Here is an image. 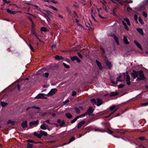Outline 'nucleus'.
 I'll return each mask as SVG.
<instances>
[{
	"instance_id": "a18cd8bd",
	"label": "nucleus",
	"mask_w": 148,
	"mask_h": 148,
	"mask_svg": "<svg viewBox=\"0 0 148 148\" xmlns=\"http://www.w3.org/2000/svg\"><path fill=\"white\" fill-rule=\"evenodd\" d=\"M143 15L145 18H146L147 17V14L145 12H143Z\"/></svg>"
},
{
	"instance_id": "a19ab883",
	"label": "nucleus",
	"mask_w": 148,
	"mask_h": 148,
	"mask_svg": "<svg viewBox=\"0 0 148 148\" xmlns=\"http://www.w3.org/2000/svg\"><path fill=\"white\" fill-rule=\"evenodd\" d=\"M75 110L77 114H79L80 113V110L78 108H75Z\"/></svg>"
},
{
	"instance_id": "9d476101",
	"label": "nucleus",
	"mask_w": 148,
	"mask_h": 148,
	"mask_svg": "<svg viewBox=\"0 0 148 148\" xmlns=\"http://www.w3.org/2000/svg\"><path fill=\"white\" fill-rule=\"evenodd\" d=\"M71 59L72 61H74V60H76L77 62H80V60L76 56L71 57Z\"/></svg>"
},
{
	"instance_id": "ddd939ff",
	"label": "nucleus",
	"mask_w": 148,
	"mask_h": 148,
	"mask_svg": "<svg viewBox=\"0 0 148 148\" xmlns=\"http://www.w3.org/2000/svg\"><path fill=\"white\" fill-rule=\"evenodd\" d=\"M85 123V121H80L78 124L77 125V127L78 129H79Z\"/></svg>"
},
{
	"instance_id": "bf43d9fd",
	"label": "nucleus",
	"mask_w": 148,
	"mask_h": 148,
	"mask_svg": "<svg viewBox=\"0 0 148 148\" xmlns=\"http://www.w3.org/2000/svg\"><path fill=\"white\" fill-rule=\"evenodd\" d=\"M138 138L141 140H143L145 139V137L143 136H140Z\"/></svg>"
},
{
	"instance_id": "4468645a",
	"label": "nucleus",
	"mask_w": 148,
	"mask_h": 148,
	"mask_svg": "<svg viewBox=\"0 0 148 148\" xmlns=\"http://www.w3.org/2000/svg\"><path fill=\"white\" fill-rule=\"evenodd\" d=\"M130 76L128 75H127L126 76V81L128 85H130Z\"/></svg>"
},
{
	"instance_id": "2f4dec72",
	"label": "nucleus",
	"mask_w": 148,
	"mask_h": 148,
	"mask_svg": "<svg viewBox=\"0 0 148 148\" xmlns=\"http://www.w3.org/2000/svg\"><path fill=\"white\" fill-rule=\"evenodd\" d=\"M116 107L115 105L113 106L110 108V110L111 111L114 110L115 109H116Z\"/></svg>"
},
{
	"instance_id": "f257e3e1",
	"label": "nucleus",
	"mask_w": 148,
	"mask_h": 148,
	"mask_svg": "<svg viewBox=\"0 0 148 148\" xmlns=\"http://www.w3.org/2000/svg\"><path fill=\"white\" fill-rule=\"evenodd\" d=\"M102 125L105 126V129H103L100 128L96 127L94 130L95 132H106V130L107 129L108 124L106 123H102Z\"/></svg>"
},
{
	"instance_id": "37998d69",
	"label": "nucleus",
	"mask_w": 148,
	"mask_h": 148,
	"mask_svg": "<svg viewBox=\"0 0 148 148\" xmlns=\"http://www.w3.org/2000/svg\"><path fill=\"white\" fill-rule=\"evenodd\" d=\"M63 64L65 66V67L66 68L68 69V68H70V66L69 65L66 64L65 63H64V62L63 63Z\"/></svg>"
},
{
	"instance_id": "f8f14e48",
	"label": "nucleus",
	"mask_w": 148,
	"mask_h": 148,
	"mask_svg": "<svg viewBox=\"0 0 148 148\" xmlns=\"http://www.w3.org/2000/svg\"><path fill=\"white\" fill-rule=\"evenodd\" d=\"M97 106H99L103 103V101L101 99L97 98Z\"/></svg>"
},
{
	"instance_id": "8fccbe9b",
	"label": "nucleus",
	"mask_w": 148,
	"mask_h": 148,
	"mask_svg": "<svg viewBox=\"0 0 148 148\" xmlns=\"http://www.w3.org/2000/svg\"><path fill=\"white\" fill-rule=\"evenodd\" d=\"M41 15L42 16H44V17H45V18L48 16V15H47V14H45L42 12V13L41 14Z\"/></svg>"
},
{
	"instance_id": "6e6d98bb",
	"label": "nucleus",
	"mask_w": 148,
	"mask_h": 148,
	"mask_svg": "<svg viewBox=\"0 0 148 148\" xmlns=\"http://www.w3.org/2000/svg\"><path fill=\"white\" fill-rule=\"evenodd\" d=\"M124 85L122 84H120L118 86V88H121L123 87Z\"/></svg>"
},
{
	"instance_id": "de8ad7c7",
	"label": "nucleus",
	"mask_w": 148,
	"mask_h": 148,
	"mask_svg": "<svg viewBox=\"0 0 148 148\" xmlns=\"http://www.w3.org/2000/svg\"><path fill=\"white\" fill-rule=\"evenodd\" d=\"M125 0H123L122 1H120L119 2V3L122 5H124V3H126L125 2Z\"/></svg>"
},
{
	"instance_id": "5fc2aeb1",
	"label": "nucleus",
	"mask_w": 148,
	"mask_h": 148,
	"mask_svg": "<svg viewBox=\"0 0 148 148\" xmlns=\"http://www.w3.org/2000/svg\"><path fill=\"white\" fill-rule=\"evenodd\" d=\"M32 108H34L36 109L39 110L40 109V108L38 107H36L35 106H32Z\"/></svg>"
},
{
	"instance_id": "4c0bfd02",
	"label": "nucleus",
	"mask_w": 148,
	"mask_h": 148,
	"mask_svg": "<svg viewBox=\"0 0 148 148\" xmlns=\"http://www.w3.org/2000/svg\"><path fill=\"white\" fill-rule=\"evenodd\" d=\"M108 125L107 126V129H107L108 131H106V132H107L108 133H109L110 134H112L113 132L112 131H111V130H110V129H109L108 128Z\"/></svg>"
},
{
	"instance_id": "dca6fc26",
	"label": "nucleus",
	"mask_w": 148,
	"mask_h": 148,
	"mask_svg": "<svg viewBox=\"0 0 148 148\" xmlns=\"http://www.w3.org/2000/svg\"><path fill=\"white\" fill-rule=\"evenodd\" d=\"M119 93L116 91L111 92L110 94V97H111L113 96H116L118 95Z\"/></svg>"
},
{
	"instance_id": "cd10ccee",
	"label": "nucleus",
	"mask_w": 148,
	"mask_h": 148,
	"mask_svg": "<svg viewBox=\"0 0 148 148\" xmlns=\"http://www.w3.org/2000/svg\"><path fill=\"white\" fill-rule=\"evenodd\" d=\"M75 139V137L74 136H72L71 138L69 140V142L68 143V144H69L70 143H71L72 141H74Z\"/></svg>"
},
{
	"instance_id": "b1692460",
	"label": "nucleus",
	"mask_w": 148,
	"mask_h": 148,
	"mask_svg": "<svg viewBox=\"0 0 148 148\" xmlns=\"http://www.w3.org/2000/svg\"><path fill=\"white\" fill-rule=\"evenodd\" d=\"M123 40L125 44L127 45L129 44V42H128L127 38L126 36H124Z\"/></svg>"
},
{
	"instance_id": "603ef678",
	"label": "nucleus",
	"mask_w": 148,
	"mask_h": 148,
	"mask_svg": "<svg viewBox=\"0 0 148 148\" xmlns=\"http://www.w3.org/2000/svg\"><path fill=\"white\" fill-rule=\"evenodd\" d=\"M29 47L31 50L33 52H34V49L33 48V47H32V45H29Z\"/></svg>"
},
{
	"instance_id": "c756f323",
	"label": "nucleus",
	"mask_w": 148,
	"mask_h": 148,
	"mask_svg": "<svg viewBox=\"0 0 148 148\" xmlns=\"http://www.w3.org/2000/svg\"><path fill=\"white\" fill-rule=\"evenodd\" d=\"M34 135L35 136H36L38 137L39 138H41V135L40 134H38L36 132H35L34 133Z\"/></svg>"
},
{
	"instance_id": "f704fd0d",
	"label": "nucleus",
	"mask_w": 148,
	"mask_h": 148,
	"mask_svg": "<svg viewBox=\"0 0 148 148\" xmlns=\"http://www.w3.org/2000/svg\"><path fill=\"white\" fill-rule=\"evenodd\" d=\"M40 30L43 32H46L47 31V29L45 27H42L40 28Z\"/></svg>"
},
{
	"instance_id": "4d7b16f0",
	"label": "nucleus",
	"mask_w": 148,
	"mask_h": 148,
	"mask_svg": "<svg viewBox=\"0 0 148 148\" xmlns=\"http://www.w3.org/2000/svg\"><path fill=\"white\" fill-rule=\"evenodd\" d=\"M138 21L141 23L143 24V20L140 17H139L138 18Z\"/></svg>"
},
{
	"instance_id": "6ab92c4d",
	"label": "nucleus",
	"mask_w": 148,
	"mask_h": 148,
	"mask_svg": "<svg viewBox=\"0 0 148 148\" xmlns=\"http://www.w3.org/2000/svg\"><path fill=\"white\" fill-rule=\"evenodd\" d=\"M27 121H23L21 123V126L23 128H25L27 127Z\"/></svg>"
},
{
	"instance_id": "a211bd4d",
	"label": "nucleus",
	"mask_w": 148,
	"mask_h": 148,
	"mask_svg": "<svg viewBox=\"0 0 148 148\" xmlns=\"http://www.w3.org/2000/svg\"><path fill=\"white\" fill-rule=\"evenodd\" d=\"M6 10L7 12L10 14L14 15L16 13V12L15 11H12L8 9H6Z\"/></svg>"
},
{
	"instance_id": "bb28decb",
	"label": "nucleus",
	"mask_w": 148,
	"mask_h": 148,
	"mask_svg": "<svg viewBox=\"0 0 148 148\" xmlns=\"http://www.w3.org/2000/svg\"><path fill=\"white\" fill-rule=\"evenodd\" d=\"M66 117L68 119H71L72 118V116L71 114L69 112H68L65 114Z\"/></svg>"
},
{
	"instance_id": "c9c22d12",
	"label": "nucleus",
	"mask_w": 148,
	"mask_h": 148,
	"mask_svg": "<svg viewBox=\"0 0 148 148\" xmlns=\"http://www.w3.org/2000/svg\"><path fill=\"white\" fill-rule=\"evenodd\" d=\"M8 104L7 103H5L4 102L1 101V106L3 107H4L7 105Z\"/></svg>"
},
{
	"instance_id": "5701e85b",
	"label": "nucleus",
	"mask_w": 148,
	"mask_h": 148,
	"mask_svg": "<svg viewBox=\"0 0 148 148\" xmlns=\"http://www.w3.org/2000/svg\"><path fill=\"white\" fill-rule=\"evenodd\" d=\"M134 43L137 46V47L140 48L141 50L142 49V48L141 47V46L140 44L138 43L135 40L134 41Z\"/></svg>"
},
{
	"instance_id": "c03bdc74",
	"label": "nucleus",
	"mask_w": 148,
	"mask_h": 148,
	"mask_svg": "<svg viewBox=\"0 0 148 148\" xmlns=\"http://www.w3.org/2000/svg\"><path fill=\"white\" fill-rule=\"evenodd\" d=\"M49 75V74L47 73H45L43 74V76L46 78H47L48 77Z\"/></svg>"
},
{
	"instance_id": "6e6552de",
	"label": "nucleus",
	"mask_w": 148,
	"mask_h": 148,
	"mask_svg": "<svg viewBox=\"0 0 148 148\" xmlns=\"http://www.w3.org/2000/svg\"><path fill=\"white\" fill-rule=\"evenodd\" d=\"M57 122L58 123H60L59 126L60 127H62L65 124V121L64 120L61 121L60 119H58L57 121Z\"/></svg>"
},
{
	"instance_id": "13d9d810",
	"label": "nucleus",
	"mask_w": 148,
	"mask_h": 148,
	"mask_svg": "<svg viewBox=\"0 0 148 148\" xmlns=\"http://www.w3.org/2000/svg\"><path fill=\"white\" fill-rule=\"evenodd\" d=\"M50 17L48 16L46 18L47 19V21L48 22H49L51 20L50 19Z\"/></svg>"
},
{
	"instance_id": "c85d7f7f",
	"label": "nucleus",
	"mask_w": 148,
	"mask_h": 148,
	"mask_svg": "<svg viewBox=\"0 0 148 148\" xmlns=\"http://www.w3.org/2000/svg\"><path fill=\"white\" fill-rule=\"evenodd\" d=\"M124 21L127 23V24L129 25H130V23L128 19L127 18H125L124 19Z\"/></svg>"
},
{
	"instance_id": "e2e57ef3",
	"label": "nucleus",
	"mask_w": 148,
	"mask_h": 148,
	"mask_svg": "<svg viewBox=\"0 0 148 148\" xmlns=\"http://www.w3.org/2000/svg\"><path fill=\"white\" fill-rule=\"evenodd\" d=\"M27 142L28 143H34V141H33L32 140H27Z\"/></svg>"
},
{
	"instance_id": "69168bd1",
	"label": "nucleus",
	"mask_w": 148,
	"mask_h": 148,
	"mask_svg": "<svg viewBox=\"0 0 148 148\" xmlns=\"http://www.w3.org/2000/svg\"><path fill=\"white\" fill-rule=\"evenodd\" d=\"M118 108H117L116 109H115L114 111L113 110V112H112L111 113H110V115H112L118 109Z\"/></svg>"
},
{
	"instance_id": "412c9836",
	"label": "nucleus",
	"mask_w": 148,
	"mask_h": 148,
	"mask_svg": "<svg viewBox=\"0 0 148 148\" xmlns=\"http://www.w3.org/2000/svg\"><path fill=\"white\" fill-rule=\"evenodd\" d=\"M40 134L41 135V136H46L47 135V132L42 130H40Z\"/></svg>"
},
{
	"instance_id": "423d86ee",
	"label": "nucleus",
	"mask_w": 148,
	"mask_h": 148,
	"mask_svg": "<svg viewBox=\"0 0 148 148\" xmlns=\"http://www.w3.org/2000/svg\"><path fill=\"white\" fill-rule=\"evenodd\" d=\"M94 110V109H93L92 107H90L86 112L87 115H90L93 112Z\"/></svg>"
},
{
	"instance_id": "9b49d317",
	"label": "nucleus",
	"mask_w": 148,
	"mask_h": 148,
	"mask_svg": "<svg viewBox=\"0 0 148 148\" xmlns=\"http://www.w3.org/2000/svg\"><path fill=\"white\" fill-rule=\"evenodd\" d=\"M38 122L39 121L38 120H36V121H32L29 123V125L31 126L33 125H37L38 123Z\"/></svg>"
},
{
	"instance_id": "39448f33",
	"label": "nucleus",
	"mask_w": 148,
	"mask_h": 148,
	"mask_svg": "<svg viewBox=\"0 0 148 148\" xmlns=\"http://www.w3.org/2000/svg\"><path fill=\"white\" fill-rule=\"evenodd\" d=\"M57 91V90L56 88L51 89L48 94L46 95V96H52L54 95Z\"/></svg>"
},
{
	"instance_id": "f03ea898",
	"label": "nucleus",
	"mask_w": 148,
	"mask_h": 148,
	"mask_svg": "<svg viewBox=\"0 0 148 148\" xmlns=\"http://www.w3.org/2000/svg\"><path fill=\"white\" fill-rule=\"evenodd\" d=\"M138 76L139 77L136 79V80H144L145 79L144 75L143 74V72L142 71H138Z\"/></svg>"
},
{
	"instance_id": "393cba45",
	"label": "nucleus",
	"mask_w": 148,
	"mask_h": 148,
	"mask_svg": "<svg viewBox=\"0 0 148 148\" xmlns=\"http://www.w3.org/2000/svg\"><path fill=\"white\" fill-rule=\"evenodd\" d=\"M47 126H48L47 125H46L44 123L40 126V127L41 129L42 130H45L47 129L46 127Z\"/></svg>"
},
{
	"instance_id": "0e129e2a",
	"label": "nucleus",
	"mask_w": 148,
	"mask_h": 148,
	"mask_svg": "<svg viewBox=\"0 0 148 148\" xmlns=\"http://www.w3.org/2000/svg\"><path fill=\"white\" fill-rule=\"evenodd\" d=\"M78 56L81 58H82V55L79 53H77Z\"/></svg>"
},
{
	"instance_id": "f3484780",
	"label": "nucleus",
	"mask_w": 148,
	"mask_h": 148,
	"mask_svg": "<svg viewBox=\"0 0 148 148\" xmlns=\"http://www.w3.org/2000/svg\"><path fill=\"white\" fill-rule=\"evenodd\" d=\"M112 36L114 38L116 42L118 45H119V42L118 38L114 34H113L112 35Z\"/></svg>"
},
{
	"instance_id": "680f3d73",
	"label": "nucleus",
	"mask_w": 148,
	"mask_h": 148,
	"mask_svg": "<svg viewBox=\"0 0 148 148\" xmlns=\"http://www.w3.org/2000/svg\"><path fill=\"white\" fill-rule=\"evenodd\" d=\"M69 101V99H67V100H66L65 101H64L63 102V103L64 104H66V103H67Z\"/></svg>"
},
{
	"instance_id": "49530a36",
	"label": "nucleus",
	"mask_w": 148,
	"mask_h": 148,
	"mask_svg": "<svg viewBox=\"0 0 148 148\" xmlns=\"http://www.w3.org/2000/svg\"><path fill=\"white\" fill-rule=\"evenodd\" d=\"M32 145L30 143H28L27 144V148H32Z\"/></svg>"
},
{
	"instance_id": "72a5a7b5",
	"label": "nucleus",
	"mask_w": 148,
	"mask_h": 148,
	"mask_svg": "<svg viewBox=\"0 0 148 148\" xmlns=\"http://www.w3.org/2000/svg\"><path fill=\"white\" fill-rule=\"evenodd\" d=\"M91 102V103L93 105L96 104V101L95 99L93 98L92 99H91L90 100Z\"/></svg>"
},
{
	"instance_id": "7ed1b4c3",
	"label": "nucleus",
	"mask_w": 148,
	"mask_h": 148,
	"mask_svg": "<svg viewBox=\"0 0 148 148\" xmlns=\"http://www.w3.org/2000/svg\"><path fill=\"white\" fill-rule=\"evenodd\" d=\"M123 75H120L117 77L116 79V84H117V82L120 81H123L125 78V73H123Z\"/></svg>"
},
{
	"instance_id": "79ce46f5",
	"label": "nucleus",
	"mask_w": 148,
	"mask_h": 148,
	"mask_svg": "<svg viewBox=\"0 0 148 148\" xmlns=\"http://www.w3.org/2000/svg\"><path fill=\"white\" fill-rule=\"evenodd\" d=\"M124 2L127 3H133V1L131 0H130L129 1H128V0H125Z\"/></svg>"
},
{
	"instance_id": "a878e982",
	"label": "nucleus",
	"mask_w": 148,
	"mask_h": 148,
	"mask_svg": "<svg viewBox=\"0 0 148 148\" xmlns=\"http://www.w3.org/2000/svg\"><path fill=\"white\" fill-rule=\"evenodd\" d=\"M137 31L141 35H143L144 34L143 30L142 29L137 28L136 29Z\"/></svg>"
},
{
	"instance_id": "e433bc0d",
	"label": "nucleus",
	"mask_w": 148,
	"mask_h": 148,
	"mask_svg": "<svg viewBox=\"0 0 148 148\" xmlns=\"http://www.w3.org/2000/svg\"><path fill=\"white\" fill-rule=\"evenodd\" d=\"M49 8H51L53 10H55V11H58V9L56 8H55L53 6H51V5H50L49 6Z\"/></svg>"
},
{
	"instance_id": "338daca9",
	"label": "nucleus",
	"mask_w": 148,
	"mask_h": 148,
	"mask_svg": "<svg viewBox=\"0 0 148 148\" xmlns=\"http://www.w3.org/2000/svg\"><path fill=\"white\" fill-rule=\"evenodd\" d=\"M110 80H111V83H112L113 84H115V82L114 81L113 79H111Z\"/></svg>"
},
{
	"instance_id": "774afa93",
	"label": "nucleus",
	"mask_w": 148,
	"mask_h": 148,
	"mask_svg": "<svg viewBox=\"0 0 148 148\" xmlns=\"http://www.w3.org/2000/svg\"><path fill=\"white\" fill-rule=\"evenodd\" d=\"M28 18L31 21V22L33 23V22L32 20V18L31 17H28Z\"/></svg>"
},
{
	"instance_id": "2eb2a0df",
	"label": "nucleus",
	"mask_w": 148,
	"mask_h": 148,
	"mask_svg": "<svg viewBox=\"0 0 148 148\" xmlns=\"http://www.w3.org/2000/svg\"><path fill=\"white\" fill-rule=\"evenodd\" d=\"M96 62L97 66L100 69L102 70V69L103 67L101 65V63L97 60H96Z\"/></svg>"
},
{
	"instance_id": "20e7f679",
	"label": "nucleus",
	"mask_w": 148,
	"mask_h": 148,
	"mask_svg": "<svg viewBox=\"0 0 148 148\" xmlns=\"http://www.w3.org/2000/svg\"><path fill=\"white\" fill-rule=\"evenodd\" d=\"M46 94H44V93H40L38 95L34 97V98L36 99H46L47 98V97H45V96H46Z\"/></svg>"
},
{
	"instance_id": "4be33fe9",
	"label": "nucleus",
	"mask_w": 148,
	"mask_h": 148,
	"mask_svg": "<svg viewBox=\"0 0 148 148\" xmlns=\"http://www.w3.org/2000/svg\"><path fill=\"white\" fill-rule=\"evenodd\" d=\"M106 65L108 66L109 69H110L112 66V64L111 62H109L108 61H107L106 62Z\"/></svg>"
},
{
	"instance_id": "aec40b11",
	"label": "nucleus",
	"mask_w": 148,
	"mask_h": 148,
	"mask_svg": "<svg viewBox=\"0 0 148 148\" xmlns=\"http://www.w3.org/2000/svg\"><path fill=\"white\" fill-rule=\"evenodd\" d=\"M55 59L58 60H63L64 59V58H63L62 56H59L58 55H57L55 56Z\"/></svg>"
},
{
	"instance_id": "864d4df0",
	"label": "nucleus",
	"mask_w": 148,
	"mask_h": 148,
	"mask_svg": "<svg viewBox=\"0 0 148 148\" xmlns=\"http://www.w3.org/2000/svg\"><path fill=\"white\" fill-rule=\"evenodd\" d=\"M45 122H46L48 123L49 125L52 124V123H50L49 120H47L46 121H44V123Z\"/></svg>"
},
{
	"instance_id": "09e8293b",
	"label": "nucleus",
	"mask_w": 148,
	"mask_h": 148,
	"mask_svg": "<svg viewBox=\"0 0 148 148\" xmlns=\"http://www.w3.org/2000/svg\"><path fill=\"white\" fill-rule=\"evenodd\" d=\"M141 105L144 106H148V102H146L144 103H141Z\"/></svg>"
},
{
	"instance_id": "58836bf2",
	"label": "nucleus",
	"mask_w": 148,
	"mask_h": 148,
	"mask_svg": "<svg viewBox=\"0 0 148 148\" xmlns=\"http://www.w3.org/2000/svg\"><path fill=\"white\" fill-rule=\"evenodd\" d=\"M87 115V113H86V112H85V113H84L80 116H78V117H79V118L80 117H83L85 116H86Z\"/></svg>"
},
{
	"instance_id": "473e14b6",
	"label": "nucleus",
	"mask_w": 148,
	"mask_h": 148,
	"mask_svg": "<svg viewBox=\"0 0 148 148\" xmlns=\"http://www.w3.org/2000/svg\"><path fill=\"white\" fill-rule=\"evenodd\" d=\"M46 12L47 14V15L48 16L50 17H51L52 16L51 15V12L50 11L48 10H46Z\"/></svg>"
},
{
	"instance_id": "3c124183",
	"label": "nucleus",
	"mask_w": 148,
	"mask_h": 148,
	"mask_svg": "<svg viewBox=\"0 0 148 148\" xmlns=\"http://www.w3.org/2000/svg\"><path fill=\"white\" fill-rule=\"evenodd\" d=\"M34 6L36 8V9L38 11H40V8H39L38 5H34Z\"/></svg>"
},
{
	"instance_id": "7c9ffc66",
	"label": "nucleus",
	"mask_w": 148,
	"mask_h": 148,
	"mask_svg": "<svg viewBox=\"0 0 148 148\" xmlns=\"http://www.w3.org/2000/svg\"><path fill=\"white\" fill-rule=\"evenodd\" d=\"M79 118L78 116H76L73 120L71 121V123H73L75 122Z\"/></svg>"
},
{
	"instance_id": "052dcab7",
	"label": "nucleus",
	"mask_w": 148,
	"mask_h": 148,
	"mask_svg": "<svg viewBox=\"0 0 148 148\" xmlns=\"http://www.w3.org/2000/svg\"><path fill=\"white\" fill-rule=\"evenodd\" d=\"M76 94V92L75 91H73V92L72 93V95L73 96H75Z\"/></svg>"
},
{
	"instance_id": "ea45409f",
	"label": "nucleus",
	"mask_w": 148,
	"mask_h": 148,
	"mask_svg": "<svg viewBox=\"0 0 148 148\" xmlns=\"http://www.w3.org/2000/svg\"><path fill=\"white\" fill-rule=\"evenodd\" d=\"M7 123L8 124L11 123L12 125H13L14 124V122L10 120H8V121Z\"/></svg>"
},
{
	"instance_id": "1a4fd4ad",
	"label": "nucleus",
	"mask_w": 148,
	"mask_h": 148,
	"mask_svg": "<svg viewBox=\"0 0 148 148\" xmlns=\"http://www.w3.org/2000/svg\"><path fill=\"white\" fill-rule=\"evenodd\" d=\"M92 13L91 14V16L93 20L96 21V20L95 18L96 17V13L95 11H94L92 9L91 10Z\"/></svg>"
},
{
	"instance_id": "0eeeda50",
	"label": "nucleus",
	"mask_w": 148,
	"mask_h": 148,
	"mask_svg": "<svg viewBox=\"0 0 148 148\" xmlns=\"http://www.w3.org/2000/svg\"><path fill=\"white\" fill-rule=\"evenodd\" d=\"M138 71H136L133 70V72L131 73L132 76L134 79H136L138 75Z\"/></svg>"
}]
</instances>
